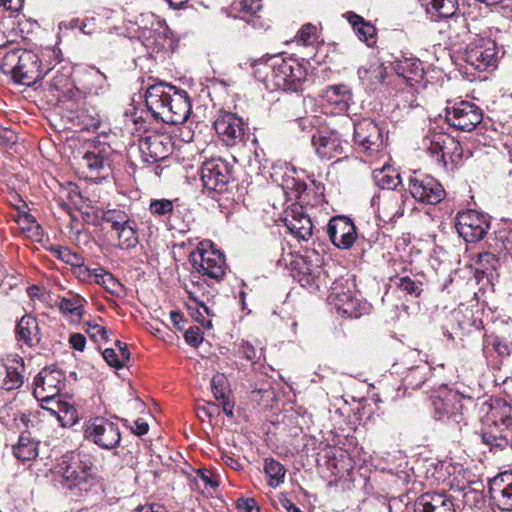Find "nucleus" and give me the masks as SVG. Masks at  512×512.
<instances>
[{
    "label": "nucleus",
    "mask_w": 512,
    "mask_h": 512,
    "mask_svg": "<svg viewBox=\"0 0 512 512\" xmlns=\"http://www.w3.org/2000/svg\"><path fill=\"white\" fill-rule=\"evenodd\" d=\"M145 102L152 115L167 124H182L191 113L187 92L163 82L147 88Z\"/></svg>",
    "instance_id": "f257e3e1"
},
{
    "label": "nucleus",
    "mask_w": 512,
    "mask_h": 512,
    "mask_svg": "<svg viewBox=\"0 0 512 512\" xmlns=\"http://www.w3.org/2000/svg\"><path fill=\"white\" fill-rule=\"evenodd\" d=\"M56 481L76 496H84L97 488L91 462L85 455L71 452L63 455L55 467Z\"/></svg>",
    "instance_id": "f03ea898"
},
{
    "label": "nucleus",
    "mask_w": 512,
    "mask_h": 512,
    "mask_svg": "<svg viewBox=\"0 0 512 512\" xmlns=\"http://www.w3.org/2000/svg\"><path fill=\"white\" fill-rule=\"evenodd\" d=\"M423 150L439 166H447V158L453 164L462 160L463 149L459 141L442 131H432L422 140Z\"/></svg>",
    "instance_id": "7ed1b4c3"
},
{
    "label": "nucleus",
    "mask_w": 512,
    "mask_h": 512,
    "mask_svg": "<svg viewBox=\"0 0 512 512\" xmlns=\"http://www.w3.org/2000/svg\"><path fill=\"white\" fill-rule=\"evenodd\" d=\"M190 261L194 270L203 276L216 281L222 280L225 276V256L210 241L200 242L197 249L190 253Z\"/></svg>",
    "instance_id": "20e7f679"
},
{
    "label": "nucleus",
    "mask_w": 512,
    "mask_h": 512,
    "mask_svg": "<svg viewBox=\"0 0 512 512\" xmlns=\"http://www.w3.org/2000/svg\"><path fill=\"white\" fill-rule=\"evenodd\" d=\"M354 283L348 278H338L330 286L328 301L338 312L348 318H358L367 310V303L356 297Z\"/></svg>",
    "instance_id": "39448f33"
},
{
    "label": "nucleus",
    "mask_w": 512,
    "mask_h": 512,
    "mask_svg": "<svg viewBox=\"0 0 512 512\" xmlns=\"http://www.w3.org/2000/svg\"><path fill=\"white\" fill-rule=\"evenodd\" d=\"M271 79L279 89L297 91L306 79L307 70L296 59L275 57L271 65Z\"/></svg>",
    "instance_id": "423d86ee"
},
{
    "label": "nucleus",
    "mask_w": 512,
    "mask_h": 512,
    "mask_svg": "<svg viewBox=\"0 0 512 512\" xmlns=\"http://www.w3.org/2000/svg\"><path fill=\"white\" fill-rule=\"evenodd\" d=\"M83 436L89 442L105 450L118 447L121 441L118 424L105 417L89 419L84 425Z\"/></svg>",
    "instance_id": "0eeeda50"
},
{
    "label": "nucleus",
    "mask_w": 512,
    "mask_h": 512,
    "mask_svg": "<svg viewBox=\"0 0 512 512\" xmlns=\"http://www.w3.org/2000/svg\"><path fill=\"white\" fill-rule=\"evenodd\" d=\"M445 119L450 126L464 132H471L482 122L483 111L470 101H449L445 108Z\"/></svg>",
    "instance_id": "6e6552de"
},
{
    "label": "nucleus",
    "mask_w": 512,
    "mask_h": 512,
    "mask_svg": "<svg viewBox=\"0 0 512 512\" xmlns=\"http://www.w3.org/2000/svg\"><path fill=\"white\" fill-rule=\"evenodd\" d=\"M462 59L478 71L495 68L498 61L496 43L489 38L476 37L465 47Z\"/></svg>",
    "instance_id": "1a4fd4ad"
},
{
    "label": "nucleus",
    "mask_w": 512,
    "mask_h": 512,
    "mask_svg": "<svg viewBox=\"0 0 512 512\" xmlns=\"http://www.w3.org/2000/svg\"><path fill=\"white\" fill-rule=\"evenodd\" d=\"M464 401L473 402L471 397H465L457 391L443 389L432 399L434 417L437 420H451L457 424L464 418Z\"/></svg>",
    "instance_id": "9d476101"
},
{
    "label": "nucleus",
    "mask_w": 512,
    "mask_h": 512,
    "mask_svg": "<svg viewBox=\"0 0 512 512\" xmlns=\"http://www.w3.org/2000/svg\"><path fill=\"white\" fill-rule=\"evenodd\" d=\"M233 179V166L222 158L205 161L201 167L203 187L209 192L223 193Z\"/></svg>",
    "instance_id": "9b49d317"
},
{
    "label": "nucleus",
    "mask_w": 512,
    "mask_h": 512,
    "mask_svg": "<svg viewBox=\"0 0 512 512\" xmlns=\"http://www.w3.org/2000/svg\"><path fill=\"white\" fill-rule=\"evenodd\" d=\"M65 387L63 371L55 367L43 368L34 379L33 394L41 404H50Z\"/></svg>",
    "instance_id": "f8f14e48"
},
{
    "label": "nucleus",
    "mask_w": 512,
    "mask_h": 512,
    "mask_svg": "<svg viewBox=\"0 0 512 512\" xmlns=\"http://www.w3.org/2000/svg\"><path fill=\"white\" fill-rule=\"evenodd\" d=\"M409 192L418 202L436 205L445 197L441 183L432 176L413 172L409 177Z\"/></svg>",
    "instance_id": "ddd939ff"
},
{
    "label": "nucleus",
    "mask_w": 512,
    "mask_h": 512,
    "mask_svg": "<svg viewBox=\"0 0 512 512\" xmlns=\"http://www.w3.org/2000/svg\"><path fill=\"white\" fill-rule=\"evenodd\" d=\"M112 148L109 144L93 139L84 144V153L81 157V165L86 167L91 174H107L111 168L110 157Z\"/></svg>",
    "instance_id": "4468645a"
},
{
    "label": "nucleus",
    "mask_w": 512,
    "mask_h": 512,
    "mask_svg": "<svg viewBox=\"0 0 512 512\" xmlns=\"http://www.w3.org/2000/svg\"><path fill=\"white\" fill-rule=\"evenodd\" d=\"M490 223L487 217L475 210L459 212L456 217V229L466 242H478L484 238Z\"/></svg>",
    "instance_id": "2eb2a0df"
},
{
    "label": "nucleus",
    "mask_w": 512,
    "mask_h": 512,
    "mask_svg": "<svg viewBox=\"0 0 512 512\" xmlns=\"http://www.w3.org/2000/svg\"><path fill=\"white\" fill-rule=\"evenodd\" d=\"M353 140L359 149L368 155L379 152L383 147L382 131L377 123L369 118L354 124Z\"/></svg>",
    "instance_id": "dca6fc26"
},
{
    "label": "nucleus",
    "mask_w": 512,
    "mask_h": 512,
    "mask_svg": "<svg viewBox=\"0 0 512 512\" xmlns=\"http://www.w3.org/2000/svg\"><path fill=\"white\" fill-rule=\"evenodd\" d=\"M214 128L227 146H234L243 141L244 122L235 113L220 112L214 122Z\"/></svg>",
    "instance_id": "f3484780"
},
{
    "label": "nucleus",
    "mask_w": 512,
    "mask_h": 512,
    "mask_svg": "<svg viewBox=\"0 0 512 512\" xmlns=\"http://www.w3.org/2000/svg\"><path fill=\"white\" fill-rule=\"evenodd\" d=\"M408 196L401 190H389L372 198V205L377 202L378 212L385 221H392L404 214L405 202Z\"/></svg>",
    "instance_id": "a211bd4d"
},
{
    "label": "nucleus",
    "mask_w": 512,
    "mask_h": 512,
    "mask_svg": "<svg viewBox=\"0 0 512 512\" xmlns=\"http://www.w3.org/2000/svg\"><path fill=\"white\" fill-rule=\"evenodd\" d=\"M172 143L168 136L150 133L139 140V150L146 162H157L165 159L171 153Z\"/></svg>",
    "instance_id": "6ab92c4d"
},
{
    "label": "nucleus",
    "mask_w": 512,
    "mask_h": 512,
    "mask_svg": "<svg viewBox=\"0 0 512 512\" xmlns=\"http://www.w3.org/2000/svg\"><path fill=\"white\" fill-rule=\"evenodd\" d=\"M327 233L331 242L340 249H349L357 238L353 221L346 216H336L330 219Z\"/></svg>",
    "instance_id": "aec40b11"
},
{
    "label": "nucleus",
    "mask_w": 512,
    "mask_h": 512,
    "mask_svg": "<svg viewBox=\"0 0 512 512\" xmlns=\"http://www.w3.org/2000/svg\"><path fill=\"white\" fill-rule=\"evenodd\" d=\"M46 73L47 71H42L39 56L32 51L25 50L22 53V60L13 77V81L21 85L31 86L42 79Z\"/></svg>",
    "instance_id": "412c9836"
},
{
    "label": "nucleus",
    "mask_w": 512,
    "mask_h": 512,
    "mask_svg": "<svg viewBox=\"0 0 512 512\" xmlns=\"http://www.w3.org/2000/svg\"><path fill=\"white\" fill-rule=\"evenodd\" d=\"M489 494L502 511H512V474L501 473L489 482Z\"/></svg>",
    "instance_id": "4be33fe9"
},
{
    "label": "nucleus",
    "mask_w": 512,
    "mask_h": 512,
    "mask_svg": "<svg viewBox=\"0 0 512 512\" xmlns=\"http://www.w3.org/2000/svg\"><path fill=\"white\" fill-rule=\"evenodd\" d=\"M151 26H140V36L147 42V46H153L155 49H164L169 41L171 31L166 23L156 18L153 14L147 16Z\"/></svg>",
    "instance_id": "5701e85b"
},
{
    "label": "nucleus",
    "mask_w": 512,
    "mask_h": 512,
    "mask_svg": "<svg viewBox=\"0 0 512 512\" xmlns=\"http://www.w3.org/2000/svg\"><path fill=\"white\" fill-rule=\"evenodd\" d=\"M316 153L323 159L334 158L344 152L340 135L334 131H321L312 137Z\"/></svg>",
    "instance_id": "b1692460"
},
{
    "label": "nucleus",
    "mask_w": 512,
    "mask_h": 512,
    "mask_svg": "<svg viewBox=\"0 0 512 512\" xmlns=\"http://www.w3.org/2000/svg\"><path fill=\"white\" fill-rule=\"evenodd\" d=\"M284 221L290 232L299 239L307 241L312 236V221L304 212L302 206L294 205L290 210H287Z\"/></svg>",
    "instance_id": "393cba45"
},
{
    "label": "nucleus",
    "mask_w": 512,
    "mask_h": 512,
    "mask_svg": "<svg viewBox=\"0 0 512 512\" xmlns=\"http://www.w3.org/2000/svg\"><path fill=\"white\" fill-rule=\"evenodd\" d=\"M262 8V0H235L231 5L232 12L238 13L234 17L244 20L254 29H263L266 26L265 20L258 15Z\"/></svg>",
    "instance_id": "a878e982"
},
{
    "label": "nucleus",
    "mask_w": 512,
    "mask_h": 512,
    "mask_svg": "<svg viewBox=\"0 0 512 512\" xmlns=\"http://www.w3.org/2000/svg\"><path fill=\"white\" fill-rule=\"evenodd\" d=\"M414 512H456L450 496L441 493H424L414 504Z\"/></svg>",
    "instance_id": "bb28decb"
},
{
    "label": "nucleus",
    "mask_w": 512,
    "mask_h": 512,
    "mask_svg": "<svg viewBox=\"0 0 512 512\" xmlns=\"http://www.w3.org/2000/svg\"><path fill=\"white\" fill-rule=\"evenodd\" d=\"M343 17L352 26L354 33L360 41L365 42L368 47L375 45L377 30L371 22L366 21L362 16L352 11L346 12L343 14Z\"/></svg>",
    "instance_id": "cd10ccee"
},
{
    "label": "nucleus",
    "mask_w": 512,
    "mask_h": 512,
    "mask_svg": "<svg viewBox=\"0 0 512 512\" xmlns=\"http://www.w3.org/2000/svg\"><path fill=\"white\" fill-rule=\"evenodd\" d=\"M16 337L29 347L37 346L41 341V333L36 318L31 315L21 317L16 325Z\"/></svg>",
    "instance_id": "c85d7f7f"
},
{
    "label": "nucleus",
    "mask_w": 512,
    "mask_h": 512,
    "mask_svg": "<svg viewBox=\"0 0 512 512\" xmlns=\"http://www.w3.org/2000/svg\"><path fill=\"white\" fill-rule=\"evenodd\" d=\"M323 98L339 112H347L353 102V93L346 84H336L325 89Z\"/></svg>",
    "instance_id": "c756f323"
},
{
    "label": "nucleus",
    "mask_w": 512,
    "mask_h": 512,
    "mask_svg": "<svg viewBox=\"0 0 512 512\" xmlns=\"http://www.w3.org/2000/svg\"><path fill=\"white\" fill-rule=\"evenodd\" d=\"M328 276L324 269L318 265H310L304 259L298 270V281L303 287L319 289L327 286Z\"/></svg>",
    "instance_id": "7c9ffc66"
},
{
    "label": "nucleus",
    "mask_w": 512,
    "mask_h": 512,
    "mask_svg": "<svg viewBox=\"0 0 512 512\" xmlns=\"http://www.w3.org/2000/svg\"><path fill=\"white\" fill-rule=\"evenodd\" d=\"M393 68L395 73L406 79L407 82H420L424 76L423 63L414 57H404L394 61Z\"/></svg>",
    "instance_id": "2f4dec72"
},
{
    "label": "nucleus",
    "mask_w": 512,
    "mask_h": 512,
    "mask_svg": "<svg viewBox=\"0 0 512 512\" xmlns=\"http://www.w3.org/2000/svg\"><path fill=\"white\" fill-rule=\"evenodd\" d=\"M422 7L425 8L427 14H429L435 20L446 19V18H459L457 15L458 11V0H419Z\"/></svg>",
    "instance_id": "473e14b6"
},
{
    "label": "nucleus",
    "mask_w": 512,
    "mask_h": 512,
    "mask_svg": "<svg viewBox=\"0 0 512 512\" xmlns=\"http://www.w3.org/2000/svg\"><path fill=\"white\" fill-rule=\"evenodd\" d=\"M41 407L55 415L63 427L72 426L77 422L76 409L67 402L54 399L50 404H41Z\"/></svg>",
    "instance_id": "72a5a7b5"
},
{
    "label": "nucleus",
    "mask_w": 512,
    "mask_h": 512,
    "mask_svg": "<svg viewBox=\"0 0 512 512\" xmlns=\"http://www.w3.org/2000/svg\"><path fill=\"white\" fill-rule=\"evenodd\" d=\"M13 453L20 461H31L38 455V443L28 435H21Z\"/></svg>",
    "instance_id": "f704fd0d"
},
{
    "label": "nucleus",
    "mask_w": 512,
    "mask_h": 512,
    "mask_svg": "<svg viewBox=\"0 0 512 512\" xmlns=\"http://www.w3.org/2000/svg\"><path fill=\"white\" fill-rule=\"evenodd\" d=\"M512 407L503 400H495L490 404L489 416L496 425L501 424L506 428L512 426Z\"/></svg>",
    "instance_id": "c9c22d12"
},
{
    "label": "nucleus",
    "mask_w": 512,
    "mask_h": 512,
    "mask_svg": "<svg viewBox=\"0 0 512 512\" xmlns=\"http://www.w3.org/2000/svg\"><path fill=\"white\" fill-rule=\"evenodd\" d=\"M117 233L118 244L120 249H131L138 244V234L134 221H129L122 227L114 230Z\"/></svg>",
    "instance_id": "e433bc0d"
},
{
    "label": "nucleus",
    "mask_w": 512,
    "mask_h": 512,
    "mask_svg": "<svg viewBox=\"0 0 512 512\" xmlns=\"http://www.w3.org/2000/svg\"><path fill=\"white\" fill-rule=\"evenodd\" d=\"M264 472L269 478L268 484L270 487L276 488L284 482L286 469L277 460L273 458L265 459Z\"/></svg>",
    "instance_id": "4c0bfd02"
},
{
    "label": "nucleus",
    "mask_w": 512,
    "mask_h": 512,
    "mask_svg": "<svg viewBox=\"0 0 512 512\" xmlns=\"http://www.w3.org/2000/svg\"><path fill=\"white\" fill-rule=\"evenodd\" d=\"M83 301V298L77 295L70 298L63 297L60 299L58 307L64 315L81 319L84 312Z\"/></svg>",
    "instance_id": "58836bf2"
},
{
    "label": "nucleus",
    "mask_w": 512,
    "mask_h": 512,
    "mask_svg": "<svg viewBox=\"0 0 512 512\" xmlns=\"http://www.w3.org/2000/svg\"><path fill=\"white\" fill-rule=\"evenodd\" d=\"M24 52L25 49H13L8 51L0 62V71L3 74L11 75V78L13 79L19 63L22 60V53Z\"/></svg>",
    "instance_id": "ea45409f"
},
{
    "label": "nucleus",
    "mask_w": 512,
    "mask_h": 512,
    "mask_svg": "<svg viewBox=\"0 0 512 512\" xmlns=\"http://www.w3.org/2000/svg\"><path fill=\"white\" fill-rule=\"evenodd\" d=\"M373 180L384 191L397 190L401 182L399 174H388L385 167L373 171Z\"/></svg>",
    "instance_id": "a19ab883"
},
{
    "label": "nucleus",
    "mask_w": 512,
    "mask_h": 512,
    "mask_svg": "<svg viewBox=\"0 0 512 512\" xmlns=\"http://www.w3.org/2000/svg\"><path fill=\"white\" fill-rule=\"evenodd\" d=\"M431 375V369L426 365H419L412 368L406 375L404 381L412 388H420Z\"/></svg>",
    "instance_id": "79ce46f5"
},
{
    "label": "nucleus",
    "mask_w": 512,
    "mask_h": 512,
    "mask_svg": "<svg viewBox=\"0 0 512 512\" xmlns=\"http://www.w3.org/2000/svg\"><path fill=\"white\" fill-rule=\"evenodd\" d=\"M185 290L189 295L190 302L202 304L205 299H209V291H206L205 282L201 279L191 280L185 285Z\"/></svg>",
    "instance_id": "37998d69"
},
{
    "label": "nucleus",
    "mask_w": 512,
    "mask_h": 512,
    "mask_svg": "<svg viewBox=\"0 0 512 512\" xmlns=\"http://www.w3.org/2000/svg\"><path fill=\"white\" fill-rule=\"evenodd\" d=\"M150 213L161 219H169L174 213V205L168 199H153L149 205Z\"/></svg>",
    "instance_id": "c03bdc74"
},
{
    "label": "nucleus",
    "mask_w": 512,
    "mask_h": 512,
    "mask_svg": "<svg viewBox=\"0 0 512 512\" xmlns=\"http://www.w3.org/2000/svg\"><path fill=\"white\" fill-rule=\"evenodd\" d=\"M393 282L402 292L414 297L420 296L423 291L422 283L414 281L408 276L397 277Z\"/></svg>",
    "instance_id": "a18cd8bd"
},
{
    "label": "nucleus",
    "mask_w": 512,
    "mask_h": 512,
    "mask_svg": "<svg viewBox=\"0 0 512 512\" xmlns=\"http://www.w3.org/2000/svg\"><path fill=\"white\" fill-rule=\"evenodd\" d=\"M52 251L59 259L71 266L81 268L84 265V258L67 247H55L52 248Z\"/></svg>",
    "instance_id": "49530a36"
},
{
    "label": "nucleus",
    "mask_w": 512,
    "mask_h": 512,
    "mask_svg": "<svg viewBox=\"0 0 512 512\" xmlns=\"http://www.w3.org/2000/svg\"><path fill=\"white\" fill-rule=\"evenodd\" d=\"M102 220L111 224L112 230H116L131 221L129 215L119 209H112L104 212Z\"/></svg>",
    "instance_id": "de8ad7c7"
},
{
    "label": "nucleus",
    "mask_w": 512,
    "mask_h": 512,
    "mask_svg": "<svg viewBox=\"0 0 512 512\" xmlns=\"http://www.w3.org/2000/svg\"><path fill=\"white\" fill-rule=\"evenodd\" d=\"M23 376L15 367H6V374L2 380L1 387L6 391H11L21 387Z\"/></svg>",
    "instance_id": "09e8293b"
},
{
    "label": "nucleus",
    "mask_w": 512,
    "mask_h": 512,
    "mask_svg": "<svg viewBox=\"0 0 512 512\" xmlns=\"http://www.w3.org/2000/svg\"><path fill=\"white\" fill-rule=\"evenodd\" d=\"M95 282L102 285L107 291L115 292L120 286L118 280L110 273L103 269L94 271Z\"/></svg>",
    "instance_id": "8fccbe9b"
},
{
    "label": "nucleus",
    "mask_w": 512,
    "mask_h": 512,
    "mask_svg": "<svg viewBox=\"0 0 512 512\" xmlns=\"http://www.w3.org/2000/svg\"><path fill=\"white\" fill-rule=\"evenodd\" d=\"M297 42L309 46L317 42V28L312 24L304 25L297 34Z\"/></svg>",
    "instance_id": "3c124183"
},
{
    "label": "nucleus",
    "mask_w": 512,
    "mask_h": 512,
    "mask_svg": "<svg viewBox=\"0 0 512 512\" xmlns=\"http://www.w3.org/2000/svg\"><path fill=\"white\" fill-rule=\"evenodd\" d=\"M18 223L21 226L22 230L26 232H31L33 235H40V225L36 222L35 218L32 215L28 213L20 215Z\"/></svg>",
    "instance_id": "603ef678"
},
{
    "label": "nucleus",
    "mask_w": 512,
    "mask_h": 512,
    "mask_svg": "<svg viewBox=\"0 0 512 512\" xmlns=\"http://www.w3.org/2000/svg\"><path fill=\"white\" fill-rule=\"evenodd\" d=\"M482 440L485 444H487L491 447H496V448H500V449H503L508 444L507 438L505 436H503L502 434L494 435L489 432H484L482 434Z\"/></svg>",
    "instance_id": "864d4df0"
},
{
    "label": "nucleus",
    "mask_w": 512,
    "mask_h": 512,
    "mask_svg": "<svg viewBox=\"0 0 512 512\" xmlns=\"http://www.w3.org/2000/svg\"><path fill=\"white\" fill-rule=\"evenodd\" d=\"M186 305H187V309H188L190 315L194 318V320L196 322L200 323L202 326L211 328V326H212L211 320L205 319V316L203 315V312H202V308L199 307V305H197L193 302H188Z\"/></svg>",
    "instance_id": "5fc2aeb1"
},
{
    "label": "nucleus",
    "mask_w": 512,
    "mask_h": 512,
    "mask_svg": "<svg viewBox=\"0 0 512 512\" xmlns=\"http://www.w3.org/2000/svg\"><path fill=\"white\" fill-rule=\"evenodd\" d=\"M224 383H225V378L221 374L215 375L211 380V389H212L214 397L217 400L225 398Z\"/></svg>",
    "instance_id": "6e6d98bb"
},
{
    "label": "nucleus",
    "mask_w": 512,
    "mask_h": 512,
    "mask_svg": "<svg viewBox=\"0 0 512 512\" xmlns=\"http://www.w3.org/2000/svg\"><path fill=\"white\" fill-rule=\"evenodd\" d=\"M184 337H185V341L193 347H198L199 344L202 343V341H203V336H202L201 330L197 326L190 327L185 332Z\"/></svg>",
    "instance_id": "4d7b16f0"
},
{
    "label": "nucleus",
    "mask_w": 512,
    "mask_h": 512,
    "mask_svg": "<svg viewBox=\"0 0 512 512\" xmlns=\"http://www.w3.org/2000/svg\"><path fill=\"white\" fill-rule=\"evenodd\" d=\"M102 356L109 366L116 369L124 367L123 360H120L118 353L113 348H106L103 351Z\"/></svg>",
    "instance_id": "13d9d810"
},
{
    "label": "nucleus",
    "mask_w": 512,
    "mask_h": 512,
    "mask_svg": "<svg viewBox=\"0 0 512 512\" xmlns=\"http://www.w3.org/2000/svg\"><path fill=\"white\" fill-rule=\"evenodd\" d=\"M237 509L240 512H260V509L253 498H239L237 500Z\"/></svg>",
    "instance_id": "bf43d9fd"
},
{
    "label": "nucleus",
    "mask_w": 512,
    "mask_h": 512,
    "mask_svg": "<svg viewBox=\"0 0 512 512\" xmlns=\"http://www.w3.org/2000/svg\"><path fill=\"white\" fill-rule=\"evenodd\" d=\"M87 333L89 334V336L95 340H98V339H102V340H107L108 337H107V333L108 331L98 325V324H90L88 323V328H87Z\"/></svg>",
    "instance_id": "052dcab7"
},
{
    "label": "nucleus",
    "mask_w": 512,
    "mask_h": 512,
    "mask_svg": "<svg viewBox=\"0 0 512 512\" xmlns=\"http://www.w3.org/2000/svg\"><path fill=\"white\" fill-rule=\"evenodd\" d=\"M240 353L249 361L254 362L258 358L257 350L248 341H242L240 345Z\"/></svg>",
    "instance_id": "680f3d73"
},
{
    "label": "nucleus",
    "mask_w": 512,
    "mask_h": 512,
    "mask_svg": "<svg viewBox=\"0 0 512 512\" xmlns=\"http://www.w3.org/2000/svg\"><path fill=\"white\" fill-rule=\"evenodd\" d=\"M69 343L73 349L83 351L86 345V338L83 334L73 333L70 335Z\"/></svg>",
    "instance_id": "e2e57ef3"
},
{
    "label": "nucleus",
    "mask_w": 512,
    "mask_h": 512,
    "mask_svg": "<svg viewBox=\"0 0 512 512\" xmlns=\"http://www.w3.org/2000/svg\"><path fill=\"white\" fill-rule=\"evenodd\" d=\"M24 0H0V6L11 13L19 12L23 7Z\"/></svg>",
    "instance_id": "0e129e2a"
},
{
    "label": "nucleus",
    "mask_w": 512,
    "mask_h": 512,
    "mask_svg": "<svg viewBox=\"0 0 512 512\" xmlns=\"http://www.w3.org/2000/svg\"><path fill=\"white\" fill-rule=\"evenodd\" d=\"M17 137L11 130L3 128L0 130V143L6 147L16 143Z\"/></svg>",
    "instance_id": "69168bd1"
},
{
    "label": "nucleus",
    "mask_w": 512,
    "mask_h": 512,
    "mask_svg": "<svg viewBox=\"0 0 512 512\" xmlns=\"http://www.w3.org/2000/svg\"><path fill=\"white\" fill-rule=\"evenodd\" d=\"M68 82H69V77L62 73L57 72V74L55 76H53V78H52V86L56 90H60L64 87H66Z\"/></svg>",
    "instance_id": "338daca9"
},
{
    "label": "nucleus",
    "mask_w": 512,
    "mask_h": 512,
    "mask_svg": "<svg viewBox=\"0 0 512 512\" xmlns=\"http://www.w3.org/2000/svg\"><path fill=\"white\" fill-rule=\"evenodd\" d=\"M131 430L134 434L138 436H142L146 434L149 430V425L142 419H137L134 421V426L131 427Z\"/></svg>",
    "instance_id": "774afa93"
}]
</instances>
